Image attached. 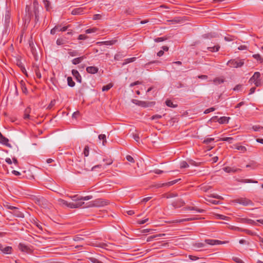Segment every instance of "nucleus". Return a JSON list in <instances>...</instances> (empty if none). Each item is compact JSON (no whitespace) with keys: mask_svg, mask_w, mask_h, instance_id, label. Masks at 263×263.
Returning a JSON list of instances; mask_svg holds the SVG:
<instances>
[{"mask_svg":"<svg viewBox=\"0 0 263 263\" xmlns=\"http://www.w3.org/2000/svg\"><path fill=\"white\" fill-rule=\"evenodd\" d=\"M90 260L92 263H103L102 261L99 260L98 259H97L95 258H90Z\"/></svg>","mask_w":263,"mask_h":263,"instance_id":"57","label":"nucleus"},{"mask_svg":"<svg viewBox=\"0 0 263 263\" xmlns=\"http://www.w3.org/2000/svg\"><path fill=\"white\" fill-rule=\"evenodd\" d=\"M31 112V108L30 107H27L24 111V119H28L30 117V113Z\"/></svg>","mask_w":263,"mask_h":263,"instance_id":"20","label":"nucleus"},{"mask_svg":"<svg viewBox=\"0 0 263 263\" xmlns=\"http://www.w3.org/2000/svg\"><path fill=\"white\" fill-rule=\"evenodd\" d=\"M260 76V74L259 72H255L253 76L250 78L249 81L254 83L257 87L260 86L261 85Z\"/></svg>","mask_w":263,"mask_h":263,"instance_id":"3","label":"nucleus"},{"mask_svg":"<svg viewBox=\"0 0 263 263\" xmlns=\"http://www.w3.org/2000/svg\"><path fill=\"white\" fill-rule=\"evenodd\" d=\"M214 140V139L213 138H207L204 140L203 143L205 144H209Z\"/></svg>","mask_w":263,"mask_h":263,"instance_id":"45","label":"nucleus"},{"mask_svg":"<svg viewBox=\"0 0 263 263\" xmlns=\"http://www.w3.org/2000/svg\"><path fill=\"white\" fill-rule=\"evenodd\" d=\"M126 160L129 162H130L132 163L135 162V160H134V158L130 155L126 156Z\"/></svg>","mask_w":263,"mask_h":263,"instance_id":"55","label":"nucleus"},{"mask_svg":"<svg viewBox=\"0 0 263 263\" xmlns=\"http://www.w3.org/2000/svg\"><path fill=\"white\" fill-rule=\"evenodd\" d=\"M205 246V243L202 242H196L193 244V247L196 249H199Z\"/></svg>","mask_w":263,"mask_h":263,"instance_id":"32","label":"nucleus"},{"mask_svg":"<svg viewBox=\"0 0 263 263\" xmlns=\"http://www.w3.org/2000/svg\"><path fill=\"white\" fill-rule=\"evenodd\" d=\"M186 209L187 210H189L195 211L198 213H203L204 211V210L199 209L197 207H195V206H188V207H186Z\"/></svg>","mask_w":263,"mask_h":263,"instance_id":"26","label":"nucleus"},{"mask_svg":"<svg viewBox=\"0 0 263 263\" xmlns=\"http://www.w3.org/2000/svg\"><path fill=\"white\" fill-rule=\"evenodd\" d=\"M83 154L85 157H87L89 155V147L88 146L86 145L85 146L84 151H83Z\"/></svg>","mask_w":263,"mask_h":263,"instance_id":"44","label":"nucleus"},{"mask_svg":"<svg viewBox=\"0 0 263 263\" xmlns=\"http://www.w3.org/2000/svg\"><path fill=\"white\" fill-rule=\"evenodd\" d=\"M20 84L23 92L26 95L27 94L28 90L26 86L25 83L23 81H21L20 82Z\"/></svg>","mask_w":263,"mask_h":263,"instance_id":"25","label":"nucleus"},{"mask_svg":"<svg viewBox=\"0 0 263 263\" xmlns=\"http://www.w3.org/2000/svg\"><path fill=\"white\" fill-rule=\"evenodd\" d=\"M8 142V139L5 137L0 132V143L7 145Z\"/></svg>","mask_w":263,"mask_h":263,"instance_id":"23","label":"nucleus"},{"mask_svg":"<svg viewBox=\"0 0 263 263\" xmlns=\"http://www.w3.org/2000/svg\"><path fill=\"white\" fill-rule=\"evenodd\" d=\"M98 68L95 66H89L86 68V71L88 73L95 74L98 72Z\"/></svg>","mask_w":263,"mask_h":263,"instance_id":"12","label":"nucleus"},{"mask_svg":"<svg viewBox=\"0 0 263 263\" xmlns=\"http://www.w3.org/2000/svg\"><path fill=\"white\" fill-rule=\"evenodd\" d=\"M68 54L71 57H75L78 55V52L76 50H73L71 49L68 50Z\"/></svg>","mask_w":263,"mask_h":263,"instance_id":"39","label":"nucleus"},{"mask_svg":"<svg viewBox=\"0 0 263 263\" xmlns=\"http://www.w3.org/2000/svg\"><path fill=\"white\" fill-rule=\"evenodd\" d=\"M255 59L258 61L260 63L263 64V59L259 54H255L252 56Z\"/></svg>","mask_w":263,"mask_h":263,"instance_id":"29","label":"nucleus"},{"mask_svg":"<svg viewBox=\"0 0 263 263\" xmlns=\"http://www.w3.org/2000/svg\"><path fill=\"white\" fill-rule=\"evenodd\" d=\"M71 72L77 81L79 83H81L82 78L78 71L77 70L73 69L72 70Z\"/></svg>","mask_w":263,"mask_h":263,"instance_id":"9","label":"nucleus"},{"mask_svg":"<svg viewBox=\"0 0 263 263\" xmlns=\"http://www.w3.org/2000/svg\"><path fill=\"white\" fill-rule=\"evenodd\" d=\"M136 59V58L135 57H133V58H128V59H125L124 60V62L123 63V65H126L129 63L134 62L135 61Z\"/></svg>","mask_w":263,"mask_h":263,"instance_id":"33","label":"nucleus"},{"mask_svg":"<svg viewBox=\"0 0 263 263\" xmlns=\"http://www.w3.org/2000/svg\"><path fill=\"white\" fill-rule=\"evenodd\" d=\"M86 59L85 56H82L75 58L72 60V63L74 65H77L80 63L84 59Z\"/></svg>","mask_w":263,"mask_h":263,"instance_id":"18","label":"nucleus"},{"mask_svg":"<svg viewBox=\"0 0 263 263\" xmlns=\"http://www.w3.org/2000/svg\"><path fill=\"white\" fill-rule=\"evenodd\" d=\"M165 234H157V235H155L151 236L148 237L147 238L146 241L147 242H149V241H151L153 240L155 238L159 237H162V236H165Z\"/></svg>","mask_w":263,"mask_h":263,"instance_id":"24","label":"nucleus"},{"mask_svg":"<svg viewBox=\"0 0 263 263\" xmlns=\"http://www.w3.org/2000/svg\"><path fill=\"white\" fill-rule=\"evenodd\" d=\"M84 203V202H78V203L69 202L68 207L70 208H77L82 206Z\"/></svg>","mask_w":263,"mask_h":263,"instance_id":"14","label":"nucleus"},{"mask_svg":"<svg viewBox=\"0 0 263 263\" xmlns=\"http://www.w3.org/2000/svg\"><path fill=\"white\" fill-rule=\"evenodd\" d=\"M240 231L241 232H244L246 234H247L248 235H254V234H255L254 232H253L249 230H247V229H241V230H240Z\"/></svg>","mask_w":263,"mask_h":263,"instance_id":"43","label":"nucleus"},{"mask_svg":"<svg viewBox=\"0 0 263 263\" xmlns=\"http://www.w3.org/2000/svg\"><path fill=\"white\" fill-rule=\"evenodd\" d=\"M207 49L211 52H217L219 50L220 46L219 45H216L213 47H208Z\"/></svg>","mask_w":263,"mask_h":263,"instance_id":"22","label":"nucleus"},{"mask_svg":"<svg viewBox=\"0 0 263 263\" xmlns=\"http://www.w3.org/2000/svg\"><path fill=\"white\" fill-rule=\"evenodd\" d=\"M197 217H191L188 218L181 219L177 221L178 222H182L184 221H189L191 220H194L195 219H197Z\"/></svg>","mask_w":263,"mask_h":263,"instance_id":"35","label":"nucleus"},{"mask_svg":"<svg viewBox=\"0 0 263 263\" xmlns=\"http://www.w3.org/2000/svg\"><path fill=\"white\" fill-rule=\"evenodd\" d=\"M204 242L205 243L211 246L223 245L229 242V241H220L219 240L211 239H205Z\"/></svg>","mask_w":263,"mask_h":263,"instance_id":"5","label":"nucleus"},{"mask_svg":"<svg viewBox=\"0 0 263 263\" xmlns=\"http://www.w3.org/2000/svg\"><path fill=\"white\" fill-rule=\"evenodd\" d=\"M213 83L216 85L220 84L224 82V79L222 77H217L213 80Z\"/></svg>","mask_w":263,"mask_h":263,"instance_id":"21","label":"nucleus"},{"mask_svg":"<svg viewBox=\"0 0 263 263\" xmlns=\"http://www.w3.org/2000/svg\"><path fill=\"white\" fill-rule=\"evenodd\" d=\"M61 27V25H57L53 28H52L50 31V33L52 34H54L59 29V28Z\"/></svg>","mask_w":263,"mask_h":263,"instance_id":"42","label":"nucleus"},{"mask_svg":"<svg viewBox=\"0 0 263 263\" xmlns=\"http://www.w3.org/2000/svg\"><path fill=\"white\" fill-rule=\"evenodd\" d=\"M4 254H11L12 251V248L10 246H6L4 247L3 246V249L1 250Z\"/></svg>","mask_w":263,"mask_h":263,"instance_id":"17","label":"nucleus"},{"mask_svg":"<svg viewBox=\"0 0 263 263\" xmlns=\"http://www.w3.org/2000/svg\"><path fill=\"white\" fill-rule=\"evenodd\" d=\"M161 118H162V116L161 115H155L151 117V119L153 120H158V119H160Z\"/></svg>","mask_w":263,"mask_h":263,"instance_id":"54","label":"nucleus"},{"mask_svg":"<svg viewBox=\"0 0 263 263\" xmlns=\"http://www.w3.org/2000/svg\"><path fill=\"white\" fill-rule=\"evenodd\" d=\"M67 82H68V85L70 87H73L75 85V83L73 82L72 78L70 77H68L67 78Z\"/></svg>","mask_w":263,"mask_h":263,"instance_id":"36","label":"nucleus"},{"mask_svg":"<svg viewBox=\"0 0 263 263\" xmlns=\"http://www.w3.org/2000/svg\"><path fill=\"white\" fill-rule=\"evenodd\" d=\"M189 166V164L185 161L180 162V168H187Z\"/></svg>","mask_w":263,"mask_h":263,"instance_id":"41","label":"nucleus"},{"mask_svg":"<svg viewBox=\"0 0 263 263\" xmlns=\"http://www.w3.org/2000/svg\"><path fill=\"white\" fill-rule=\"evenodd\" d=\"M73 239L75 241H78L83 240V238L79 235H77L73 237Z\"/></svg>","mask_w":263,"mask_h":263,"instance_id":"60","label":"nucleus"},{"mask_svg":"<svg viewBox=\"0 0 263 263\" xmlns=\"http://www.w3.org/2000/svg\"><path fill=\"white\" fill-rule=\"evenodd\" d=\"M230 119V117H221L219 119H218V121L220 124H225L228 123Z\"/></svg>","mask_w":263,"mask_h":263,"instance_id":"19","label":"nucleus"},{"mask_svg":"<svg viewBox=\"0 0 263 263\" xmlns=\"http://www.w3.org/2000/svg\"><path fill=\"white\" fill-rule=\"evenodd\" d=\"M95 246L105 249L106 250H111L114 248V245L110 243L99 242L96 243Z\"/></svg>","mask_w":263,"mask_h":263,"instance_id":"6","label":"nucleus"},{"mask_svg":"<svg viewBox=\"0 0 263 263\" xmlns=\"http://www.w3.org/2000/svg\"><path fill=\"white\" fill-rule=\"evenodd\" d=\"M220 140L222 141H227L230 143H232L233 140V138L232 137H224L221 138Z\"/></svg>","mask_w":263,"mask_h":263,"instance_id":"40","label":"nucleus"},{"mask_svg":"<svg viewBox=\"0 0 263 263\" xmlns=\"http://www.w3.org/2000/svg\"><path fill=\"white\" fill-rule=\"evenodd\" d=\"M233 260L236 263H245L241 259L237 257H233Z\"/></svg>","mask_w":263,"mask_h":263,"instance_id":"50","label":"nucleus"},{"mask_svg":"<svg viewBox=\"0 0 263 263\" xmlns=\"http://www.w3.org/2000/svg\"><path fill=\"white\" fill-rule=\"evenodd\" d=\"M18 248L22 252H26L27 253H30L31 252V250L28 246L23 243H20Z\"/></svg>","mask_w":263,"mask_h":263,"instance_id":"8","label":"nucleus"},{"mask_svg":"<svg viewBox=\"0 0 263 263\" xmlns=\"http://www.w3.org/2000/svg\"><path fill=\"white\" fill-rule=\"evenodd\" d=\"M30 7L28 6H26V14L24 17V20L25 22V24H28L31 20V17L32 16V13L31 12H30Z\"/></svg>","mask_w":263,"mask_h":263,"instance_id":"7","label":"nucleus"},{"mask_svg":"<svg viewBox=\"0 0 263 263\" xmlns=\"http://www.w3.org/2000/svg\"><path fill=\"white\" fill-rule=\"evenodd\" d=\"M246 222L248 224H251V225H256V222L254 221L253 220L248 219L246 220Z\"/></svg>","mask_w":263,"mask_h":263,"instance_id":"47","label":"nucleus"},{"mask_svg":"<svg viewBox=\"0 0 263 263\" xmlns=\"http://www.w3.org/2000/svg\"><path fill=\"white\" fill-rule=\"evenodd\" d=\"M189 164L192 165H194V166H198V163L196 162L195 161L193 160H189Z\"/></svg>","mask_w":263,"mask_h":263,"instance_id":"64","label":"nucleus"},{"mask_svg":"<svg viewBox=\"0 0 263 263\" xmlns=\"http://www.w3.org/2000/svg\"><path fill=\"white\" fill-rule=\"evenodd\" d=\"M82 12H83V9L82 8H78L74 9L71 11V14L73 15H77V14H81L82 13Z\"/></svg>","mask_w":263,"mask_h":263,"instance_id":"28","label":"nucleus"},{"mask_svg":"<svg viewBox=\"0 0 263 263\" xmlns=\"http://www.w3.org/2000/svg\"><path fill=\"white\" fill-rule=\"evenodd\" d=\"M44 7L47 11H49L51 9V3L49 1L44 0L43 1Z\"/></svg>","mask_w":263,"mask_h":263,"instance_id":"27","label":"nucleus"},{"mask_svg":"<svg viewBox=\"0 0 263 263\" xmlns=\"http://www.w3.org/2000/svg\"><path fill=\"white\" fill-rule=\"evenodd\" d=\"M236 149H237L238 151H241L242 153H245L247 151V148L244 146L241 145H236L235 147Z\"/></svg>","mask_w":263,"mask_h":263,"instance_id":"37","label":"nucleus"},{"mask_svg":"<svg viewBox=\"0 0 263 263\" xmlns=\"http://www.w3.org/2000/svg\"><path fill=\"white\" fill-rule=\"evenodd\" d=\"M252 128L254 129V131H259L260 129H263V127L259 126V125H256L253 126Z\"/></svg>","mask_w":263,"mask_h":263,"instance_id":"49","label":"nucleus"},{"mask_svg":"<svg viewBox=\"0 0 263 263\" xmlns=\"http://www.w3.org/2000/svg\"><path fill=\"white\" fill-rule=\"evenodd\" d=\"M97 30V29L96 28H91V29H87L86 31H85V32L86 33H94V32H96Z\"/></svg>","mask_w":263,"mask_h":263,"instance_id":"46","label":"nucleus"},{"mask_svg":"<svg viewBox=\"0 0 263 263\" xmlns=\"http://www.w3.org/2000/svg\"><path fill=\"white\" fill-rule=\"evenodd\" d=\"M155 104L154 102H146V101H141V103L140 104V106L143 107H151Z\"/></svg>","mask_w":263,"mask_h":263,"instance_id":"15","label":"nucleus"},{"mask_svg":"<svg viewBox=\"0 0 263 263\" xmlns=\"http://www.w3.org/2000/svg\"><path fill=\"white\" fill-rule=\"evenodd\" d=\"M216 217L218 219H226L227 217L224 216V215H220V214H217L216 215Z\"/></svg>","mask_w":263,"mask_h":263,"instance_id":"62","label":"nucleus"},{"mask_svg":"<svg viewBox=\"0 0 263 263\" xmlns=\"http://www.w3.org/2000/svg\"><path fill=\"white\" fill-rule=\"evenodd\" d=\"M234 203H239L244 206L253 205V202L246 198H240L235 199L233 201Z\"/></svg>","mask_w":263,"mask_h":263,"instance_id":"4","label":"nucleus"},{"mask_svg":"<svg viewBox=\"0 0 263 263\" xmlns=\"http://www.w3.org/2000/svg\"><path fill=\"white\" fill-rule=\"evenodd\" d=\"M215 110V108L214 107H210L209 108H208L205 110L204 111V113L205 114H209L210 112L213 111Z\"/></svg>","mask_w":263,"mask_h":263,"instance_id":"53","label":"nucleus"},{"mask_svg":"<svg viewBox=\"0 0 263 263\" xmlns=\"http://www.w3.org/2000/svg\"><path fill=\"white\" fill-rule=\"evenodd\" d=\"M107 201L102 199H97L89 202V207H100L107 204Z\"/></svg>","mask_w":263,"mask_h":263,"instance_id":"2","label":"nucleus"},{"mask_svg":"<svg viewBox=\"0 0 263 263\" xmlns=\"http://www.w3.org/2000/svg\"><path fill=\"white\" fill-rule=\"evenodd\" d=\"M57 44L58 45H61L64 44V40L62 39H58L57 40Z\"/></svg>","mask_w":263,"mask_h":263,"instance_id":"52","label":"nucleus"},{"mask_svg":"<svg viewBox=\"0 0 263 263\" xmlns=\"http://www.w3.org/2000/svg\"><path fill=\"white\" fill-rule=\"evenodd\" d=\"M238 181L242 183H257L258 182L256 180H253L252 179H242L241 180H239Z\"/></svg>","mask_w":263,"mask_h":263,"instance_id":"34","label":"nucleus"},{"mask_svg":"<svg viewBox=\"0 0 263 263\" xmlns=\"http://www.w3.org/2000/svg\"><path fill=\"white\" fill-rule=\"evenodd\" d=\"M59 201L62 204L65 205H66L67 206H68V205L69 203L67 201H66L63 200V199H60L59 200Z\"/></svg>","mask_w":263,"mask_h":263,"instance_id":"59","label":"nucleus"},{"mask_svg":"<svg viewBox=\"0 0 263 263\" xmlns=\"http://www.w3.org/2000/svg\"><path fill=\"white\" fill-rule=\"evenodd\" d=\"M87 36L85 34H80L78 36V39L80 40H85L87 39Z\"/></svg>","mask_w":263,"mask_h":263,"instance_id":"58","label":"nucleus"},{"mask_svg":"<svg viewBox=\"0 0 263 263\" xmlns=\"http://www.w3.org/2000/svg\"><path fill=\"white\" fill-rule=\"evenodd\" d=\"M223 170L224 172L228 173H236L240 170L239 168H237L234 167H231L229 166L224 167L223 168Z\"/></svg>","mask_w":263,"mask_h":263,"instance_id":"11","label":"nucleus"},{"mask_svg":"<svg viewBox=\"0 0 263 263\" xmlns=\"http://www.w3.org/2000/svg\"><path fill=\"white\" fill-rule=\"evenodd\" d=\"M165 39H166L165 38L160 37H157V38L155 39L154 40V41L155 42H160L164 41Z\"/></svg>","mask_w":263,"mask_h":263,"instance_id":"61","label":"nucleus"},{"mask_svg":"<svg viewBox=\"0 0 263 263\" xmlns=\"http://www.w3.org/2000/svg\"><path fill=\"white\" fill-rule=\"evenodd\" d=\"M184 202L182 199H179L176 201L173 202L172 205L174 208H177L183 206L184 205Z\"/></svg>","mask_w":263,"mask_h":263,"instance_id":"13","label":"nucleus"},{"mask_svg":"<svg viewBox=\"0 0 263 263\" xmlns=\"http://www.w3.org/2000/svg\"><path fill=\"white\" fill-rule=\"evenodd\" d=\"M116 40H111V41H107L103 42H97V44L99 45H112L115 44L116 42Z\"/></svg>","mask_w":263,"mask_h":263,"instance_id":"16","label":"nucleus"},{"mask_svg":"<svg viewBox=\"0 0 263 263\" xmlns=\"http://www.w3.org/2000/svg\"><path fill=\"white\" fill-rule=\"evenodd\" d=\"M98 138L100 140L103 141L102 144L103 145H105L106 143L107 142L106 135L104 134H101L99 135Z\"/></svg>","mask_w":263,"mask_h":263,"instance_id":"30","label":"nucleus"},{"mask_svg":"<svg viewBox=\"0 0 263 263\" xmlns=\"http://www.w3.org/2000/svg\"><path fill=\"white\" fill-rule=\"evenodd\" d=\"M72 199V200L73 201H81V200L80 199V197H79L78 195H74V196H71V197H70Z\"/></svg>","mask_w":263,"mask_h":263,"instance_id":"56","label":"nucleus"},{"mask_svg":"<svg viewBox=\"0 0 263 263\" xmlns=\"http://www.w3.org/2000/svg\"><path fill=\"white\" fill-rule=\"evenodd\" d=\"M11 20V14L9 10H6L5 14V25L8 26Z\"/></svg>","mask_w":263,"mask_h":263,"instance_id":"10","label":"nucleus"},{"mask_svg":"<svg viewBox=\"0 0 263 263\" xmlns=\"http://www.w3.org/2000/svg\"><path fill=\"white\" fill-rule=\"evenodd\" d=\"M224 40L227 42H230L234 40V37L232 36H227L224 37Z\"/></svg>","mask_w":263,"mask_h":263,"instance_id":"51","label":"nucleus"},{"mask_svg":"<svg viewBox=\"0 0 263 263\" xmlns=\"http://www.w3.org/2000/svg\"><path fill=\"white\" fill-rule=\"evenodd\" d=\"M244 64L243 60L233 59L227 62V65L231 68L241 67Z\"/></svg>","mask_w":263,"mask_h":263,"instance_id":"1","label":"nucleus"},{"mask_svg":"<svg viewBox=\"0 0 263 263\" xmlns=\"http://www.w3.org/2000/svg\"><path fill=\"white\" fill-rule=\"evenodd\" d=\"M101 17L102 16L100 14H95L93 16V20H100L101 18Z\"/></svg>","mask_w":263,"mask_h":263,"instance_id":"63","label":"nucleus"},{"mask_svg":"<svg viewBox=\"0 0 263 263\" xmlns=\"http://www.w3.org/2000/svg\"><path fill=\"white\" fill-rule=\"evenodd\" d=\"M92 198V196L88 195L85 197H81L80 199L82 200H88Z\"/></svg>","mask_w":263,"mask_h":263,"instance_id":"48","label":"nucleus"},{"mask_svg":"<svg viewBox=\"0 0 263 263\" xmlns=\"http://www.w3.org/2000/svg\"><path fill=\"white\" fill-rule=\"evenodd\" d=\"M166 105L170 107L175 108L177 106V105L174 104L172 101L170 100H166L165 101Z\"/></svg>","mask_w":263,"mask_h":263,"instance_id":"31","label":"nucleus"},{"mask_svg":"<svg viewBox=\"0 0 263 263\" xmlns=\"http://www.w3.org/2000/svg\"><path fill=\"white\" fill-rule=\"evenodd\" d=\"M113 86V85L111 84V83H109L106 85H105L103 87H102V91H108V90H109Z\"/></svg>","mask_w":263,"mask_h":263,"instance_id":"38","label":"nucleus"}]
</instances>
